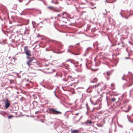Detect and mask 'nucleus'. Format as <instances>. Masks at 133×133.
<instances>
[{"label": "nucleus", "mask_w": 133, "mask_h": 133, "mask_svg": "<svg viewBox=\"0 0 133 133\" xmlns=\"http://www.w3.org/2000/svg\"><path fill=\"white\" fill-rule=\"evenodd\" d=\"M49 113L51 114L54 115H57L58 114H61V112L57 111L55 109H54L52 108H51L49 109Z\"/></svg>", "instance_id": "f257e3e1"}, {"label": "nucleus", "mask_w": 133, "mask_h": 133, "mask_svg": "<svg viewBox=\"0 0 133 133\" xmlns=\"http://www.w3.org/2000/svg\"><path fill=\"white\" fill-rule=\"evenodd\" d=\"M121 108L123 111L125 112H127L131 109V107L130 105H125L121 107Z\"/></svg>", "instance_id": "f03ea898"}, {"label": "nucleus", "mask_w": 133, "mask_h": 133, "mask_svg": "<svg viewBox=\"0 0 133 133\" xmlns=\"http://www.w3.org/2000/svg\"><path fill=\"white\" fill-rule=\"evenodd\" d=\"M24 50L25 52V53L27 56H31V51L30 50H29L27 46H25L24 47Z\"/></svg>", "instance_id": "7ed1b4c3"}, {"label": "nucleus", "mask_w": 133, "mask_h": 133, "mask_svg": "<svg viewBox=\"0 0 133 133\" xmlns=\"http://www.w3.org/2000/svg\"><path fill=\"white\" fill-rule=\"evenodd\" d=\"M34 63V62H33V60L32 59L30 60L29 61L26 62L27 65L29 67L31 68Z\"/></svg>", "instance_id": "20e7f679"}, {"label": "nucleus", "mask_w": 133, "mask_h": 133, "mask_svg": "<svg viewBox=\"0 0 133 133\" xmlns=\"http://www.w3.org/2000/svg\"><path fill=\"white\" fill-rule=\"evenodd\" d=\"M38 66L37 63L36 62H34L32 66H31V69H33L34 70H36Z\"/></svg>", "instance_id": "39448f33"}, {"label": "nucleus", "mask_w": 133, "mask_h": 133, "mask_svg": "<svg viewBox=\"0 0 133 133\" xmlns=\"http://www.w3.org/2000/svg\"><path fill=\"white\" fill-rule=\"evenodd\" d=\"M10 105V102L8 99H7L6 100L5 102V106L6 108H9Z\"/></svg>", "instance_id": "423d86ee"}, {"label": "nucleus", "mask_w": 133, "mask_h": 133, "mask_svg": "<svg viewBox=\"0 0 133 133\" xmlns=\"http://www.w3.org/2000/svg\"><path fill=\"white\" fill-rule=\"evenodd\" d=\"M68 61H70L71 63H73L74 64H75L77 63V62L75 61L74 60L72 59H69L68 60H66L65 62H67Z\"/></svg>", "instance_id": "0eeeda50"}, {"label": "nucleus", "mask_w": 133, "mask_h": 133, "mask_svg": "<svg viewBox=\"0 0 133 133\" xmlns=\"http://www.w3.org/2000/svg\"><path fill=\"white\" fill-rule=\"evenodd\" d=\"M100 84H101L100 83H98L94 85L92 87H91V88L94 89H96L100 85Z\"/></svg>", "instance_id": "6e6552de"}, {"label": "nucleus", "mask_w": 133, "mask_h": 133, "mask_svg": "<svg viewBox=\"0 0 133 133\" xmlns=\"http://www.w3.org/2000/svg\"><path fill=\"white\" fill-rule=\"evenodd\" d=\"M92 123V122L90 120H87V121H86L85 123V124L87 125L91 124Z\"/></svg>", "instance_id": "1a4fd4ad"}, {"label": "nucleus", "mask_w": 133, "mask_h": 133, "mask_svg": "<svg viewBox=\"0 0 133 133\" xmlns=\"http://www.w3.org/2000/svg\"><path fill=\"white\" fill-rule=\"evenodd\" d=\"M62 17L63 18H66L67 16V13L66 12H64L62 14Z\"/></svg>", "instance_id": "9d476101"}, {"label": "nucleus", "mask_w": 133, "mask_h": 133, "mask_svg": "<svg viewBox=\"0 0 133 133\" xmlns=\"http://www.w3.org/2000/svg\"><path fill=\"white\" fill-rule=\"evenodd\" d=\"M68 79L71 81H73L74 80V78H73L71 76H68Z\"/></svg>", "instance_id": "9b49d317"}, {"label": "nucleus", "mask_w": 133, "mask_h": 133, "mask_svg": "<svg viewBox=\"0 0 133 133\" xmlns=\"http://www.w3.org/2000/svg\"><path fill=\"white\" fill-rule=\"evenodd\" d=\"M115 85L114 83H112L111 85V89H115Z\"/></svg>", "instance_id": "f8f14e48"}, {"label": "nucleus", "mask_w": 133, "mask_h": 133, "mask_svg": "<svg viewBox=\"0 0 133 133\" xmlns=\"http://www.w3.org/2000/svg\"><path fill=\"white\" fill-rule=\"evenodd\" d=\"M78 131L77 130H72L71 131V133H78Z\"/></svg>", "instance_id": "ddd939ff"}, {"label": "nucleus", "mask_w": 133, "mask_h": 133, "mask_svg": "<svg viewBox=\"0 0 133 133\" xmlns=\"http://www.w3.org/2000/svg\"><path fill=\"white\" fill-rule=\"evenodd\" d=\"M98 81V79L96 78H94L92 81H91V82L92 83H96Z\"/></svg>", "instance_id": "4468645a"}, {"label": "nucleus", "mask_w": 133, "mask_h": 133, "mask_svg": "<svg viewBox=\"0 0 133 133\" xmlns=\"http://www.w3.org/2000/svg\"><path fill=\"white\" fill-rule=\"evenodd\" d=\"M47 8L50 9L52 10H53L54 9V8L53 7L51 6H48V7Z\"/></svg>", "instance_id": "2eb2a0df"}, {"label": "nucleus", "mask_w": 133, "mask_h": 133, "mask_svg": "<svg viewBox=\"0 0 133 133\" xmlns=\"http://www.w3.org/2000/svg\"><path fill=\"white\" fill-rule=\"evenodd\" d=\"M12 65V70H13V69L14 68H15L16 65L15 64H12L11 63H10V64L9 65V66H11V65Z\"/></svg>", "instance_id": "dca6fc26"}, {"label": "nucleus", "mask_w": 133, "mask_h": 133, "mask_svg": "<svg viewBox=\"0 0 133 133\" xmlns=\"http://www.w3.org/2000/svg\"><path fill=\"white\" fill-rule=\"evenodd\" d=\"M97 125L98 127H102L103 125V124H97Z\"/></svg>", "instance_id": "f3484780"}, {"label": "nucleus", "mask_w": 133, "mask_h": 133, "mask_svg": "<svg viewBox=\"0 0 133 133\" xmlns=\"http://www.w3.org/2000/svg\"><path fill=\"white\" fill-rule=\"evenodd\" d=\"M107 73L108 76H109L111 74V73L110 71L107 72Z\"/></svg>", "instance_id": "a211bd4d"}, {"label": "nucleus", "mask_w": 133, "mask_h": 133, "mask_svg": "<svg viewBox=\"0 0 133 133\" xmlns=\"http://www.w3.org/2000/svg\"><path fill=\"white\" fill-rule=\"evenodd\" d=\"M116 98L115 97H113L111 98V100L113 102H114L115 101Z\"/></svg>", "instance_id": "6ab92c4d"}, {"label": "nucleus", "mask_w": 133, "mask_h": 133, "mask_svg": "<svg viewBox=\"0 0 133 133\" xmlns=\"http://www.w3.org/2000/svg\"><path fill=\"white\" fill-rule=\"evenodd\" d=\"M101 108V107H100V106L99 107L97 108H94V109H96V110H98Z\"/></svg>", "instance_id": "aec40b11"}, {"label": "nucleus", "mask_w": 133, "mask_h": 133, "mask_svg": "<svg viewBox=\"0 0 133 133\" xmlns=\"http://www.w3.org/2000/svg\"><path fill=\"white\" fill-rule=\"evenodd\" d=\"M13 117V116L12 115H10V116H8V118H9V119H10L12 117Z\"/></svg>", "instance_id": "412c9836"}, {"label": "nucleus", "mask_w": 133, "mask_h": 133, "mask_svg": "<svg viewBox=\"0 0 133 133\" xmlns=\"http://www.w3.org/2000/svg\"><path fill=\"white\" fill-rule=\"evenodd\" d=\"M57 16L58 17H62V14H58L57 15Z\"/></svg>", "instance_id": "4be33fe9"}, {"label": "nucleus", "mask_w": 133, "mask_h": 133, "mask_svg": "<svg viewBox=\"0 0 133 133\" xmlns=\"http://www.w3.org/2000/svg\"><path fill=\"white\" fill-rule=\"evenodd\" d=\"M39 112V111H36L35 112V113L36 114H38V113Z\"/></svg>", "instance_id": "5701e85b"}, {"label": "nucleus", "mask_w": 133, "mask_h": 133, "mask_svg": "<svg viewBox=\"0 0 133 133\" xmlns=\"http://www.w3.org/2000/svg\"><path fill=\"white\" fill-rule=\"evenodd\" d=\"M69 66V65H67V66H65V67H66V69H67V68H68V66Z\"/></svg>", "instance_id": "b1692460"}, {"label": "nucleus", "mask_w": 133, "mask_h": 133, "mask_svg": "<svg viewBox=\"0 0 133 133\" xmlns=\"http://www.w3.org/2000/svg\"><path fill=\"white\" fill-rule=\"evenodd\" d=\"M133 83V82H132V83L131 84V85H129L128 86H131L132 84Z\"/></svg>", "instance_id": "393cba45"}, {"label": "nucleus", "mask_w": 133, "mask_h": 133, "mask_svg": "<svg viewBox=\"0 0 133 133\" xmlns=\"http://www.w3.org/2000/svg\"><path fill=\"white\" fill-rule=\"evenodd\" d=\"M79 114V113H76V114L75 115H78Z\"/></svg>", "instance_id": "a878e982"}, {"label": "nucleus", "mask_w": 133, "mask_h": 133, "mask_svg": "<svg viewBox=\"0 0 133 133\" xmlns=\"http://www.w3.org/2000/svg\"><path fill=\"white\" fill-rule=\"evenodd\" d=\"M91 5H93V3H91Z\"/></svg>", "instance_id": "bb28decb"}, {"label": "nucleus", "mask_w": 133, "mask_h": 133, "mask_svg": "<svg viewBox=\"0 0 133 133\" xmlns=\"http://www.w3.org/2000/svg\"><path fill=\"white\" fill-rule=\"evenodd\" d=\"M96 8V7H94V8H92V9H95V8Z\"/></svg>", "instance_id": "cd10ccee"}, {"label": "nucleus", "mask_w": 133, "mask_h": 133, "mask_svg": "<svg viewBox=\"0 0 133 133\" xmlns=\"http://www.w3.org/2000/svg\"><path fill=\"white\" fill-rule=\"evenodd\" d=\"M63 65H64V66H65V64H64V63L63 64Z\"/></svg>", "instance_id": "c85d7f7f"}, {"label": "nucleus", "mask_w": 133, "mask_h": 133, "mask_svg": "<svg viewBox=\"0 0 133 133\" xmlns=\"http://www.w3.org/2000/svg\"><path fill=\"white\" fill-rule=\"evenodd\" d=\"M59 3V2H58L57 3H56V4H58Z\"/></svg>", "instance_id": "c756f323"}, {"label": "nucleus", "mask_w": 133, "mask_h": 133, "mask_svg": "<svg viewBox=\"0 0 133 133\" xmlns=\"http://www.w3.org/2000/svg\"><path fill=\"white\" fill-rule=\"evenodd\" d=\"M125 18H126V19H128V18H127V17H125Z\"/></svg>", "instance_id": "7c9ffc66"}, {"label": "nucleus", "mask_w": 133, "mask_h": 133, "mask_svg": "<svg viewBox=\"0 0 133 133\" xmlns=\"http://www.w3.org/2000/svg\"><path fill=\"white\" fill-rule=\"evenodd\" d=\"M10 83H12V82H11V81H10Z\"/></svg>", "instance_id": "2f4dec72"}, {"label": "nucleus", "mask_w": 133, "mask_h": 133, "mask_svg": "<svg viewBox=\"0 0 133 133\" xmlns=\"http://www.w3.org/2000/svg\"><path fill=\"white\" fill-rule=\"evenodd\" d=\"M10 83H12V82H11V81H10Z\"/></svg>", "instance_id": "473e14b6"}, {"label": "nucleus", "mask_w": 133, "mask_h": 133, "mask_svg": "<svg viewBox=\"0 0 133 133\" xmlns=\"http://www.w3.org/2000/svg\"><path fill=\"white\" fill-rule=\"evenodd\" d=\"M122 79H123V77H122Z\"/></svg>", "instance_id": "72a5a7b5"}]
</instances>
